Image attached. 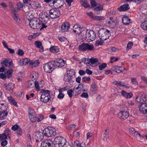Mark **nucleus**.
I'll return each mask as SVG.
<instances>
[{"label": "nucleus", "mask_w": 147, "mask_h": 147, "mask_svg": "<svg viewBox=\"0 0 147 147\" xmlns=\"http://www.w3.org/2000/svg\"><path fill=\"white\" fill-rule=\"evenodd\" d=\"M42 94L40 96V100L43 102L46 103L51 100L50 91L48 90H41Z\"/></svg>", "instance_id": "obj_1"}, {"label": "nucleus", "mask_w": 147, "mask_h": 147, "mask_svg": "<svg viewBox=\"0 0 147 147\" xmlns=\"http://www.w3.org/2000/svg\"><path fill=\"white\" fill-rule=\"evenodd\" d=\"M98 33V36L99 38L102 40H106L111 35L110 31L103 28L100 29Z\"/></svg>", "instance_id": "obj_2"}, {"label": "nucleus", "mask_w": 147, "mask_h": 147, "mask_svg": "<svg viewBox=\"0 0 147 147\" xmlns=\"http://www.w3.org/2000/svg\"><path fill=\"white\" fill-rule=\"evenodd\" d=\"M30 27L33 29H38L42 27V22L40 19L33 18L29 22Z\"/></svg>", "instance_id": "obj_3"}, {"label": "nucleus", "mask_w": 147, "mask_h": 147, "mask_svg": "<svg viewBox=\"0 0 147 147\" xmlns=\"http://www.w3.org/2000/svg\"><path fill=\"white\" fill-rule=\"evenodd\" d=\"M66 142L65 138L61 136H58L55 138L54 144L56 147H63Z\"/></svg>", "instance_id": "obj_4"}, {"label": "nucleus", "mask_w": 147, "mask_h": 147, "mask_svg": "<svg viewBox=\"0 0 147 147\" xmlns=\"http://www.w3.org/2000/svg\"><path fill=\"white\" fill-rule=\"evenodd\" d=\"M43 132L45 136L48 137L54 136L56 134L55 129L51 127L45 128L44 129Z\"/></svg>", "instance_id": "obj_5"}, {"label": "nucleus", "mask_w": 147, "mask_h": 147, "mask_svg": "<svg viewBox=\"0 0 147 147\" xmlns=\"http://www.w3.org/2000/svg\"><path fill=\"white\" fill-rule=\"evenodd\" d=\"M79 48L80 50L84 51H92L94 49V47L91 44L84 43L79 46Z\"/></svg>", "instance_id": "obj_6"}, {"label": "nucleus", "mask_w": 147, "mask_h": 147, "mask_svg": "<svg viewBox=\"0 0 147 147\" xmlns=\"http://www.w3.org/2000/svg\"><path fill=\"white\" fill-rule=\"evenodd\" d=\"M44 71L47 73H50L55 68L52 61L45 63L43 65Z\"/></svg>", "instance_id": "obj_7"}, {"label": "nucleus", "mask_w": 147, "mask_h": 147, "mask_svg": "<svg viewBox=\"0 0 147 147\" xmlns=\"http://www.w3.org/2000/svg\"><path fill=\"white\" fill-rule=\"evenodd\" d=\"M49 15L52 19H56L60 16V11L56 8L52 9L49 11Z\"/></svg>", "instance_id": "obj_8"}, {"label": "nucleus", "mask_w": 147, "mask_h": 147, "mask_svg": "<svg viewBox=\"0 0 147 147\" xmlns=\"http://www.w3.org/2000/svg\"><path fill=\"white\" fill-rule=\"evenodd\" d=\"M86 38L91 41L94 40L96 37V33L92 30H87L86 32Z\"/></svg>", "instance_id": "obj_9"}, {"label": "nucleus", "mask_w": 147, "mask_h": 147, "mask_svg": "<svg viewBox=\"0 0 147 147\" xmlns=\"http://www.w3.org/2000/svg\"><path fill=\"white\" fill-rule=\"evenodd\" d=\"M53 62L55 68L57 67H63L65 65L66 63L65 60L61 59H56Z\"/></svg>", "instance_id": "obj_10"}, {"label": "nucleus", "mask_w": 147, "mask_h": 147, "mask_svg": "<svg viewBox=\"0 0 147 147\" xmlns=\"http://www.w3.org/2000/svg\"><path fill=\"white\" fill-rule=\"evenodd\" d=\"M5 107L4 110H2V111H0V119H3L7 116L8 114V112L7 111V109L8 108V105L7 104H5L4 106L2 107V108H4Z\"/></svg>", "instance_id": "obj_11"}, {"label": "nucleus", "mask_w": 147, "mask_h": 147, "mask_svg": "<svg viewBox=\"0 0 147 147\" xmlns=\"http://www.w3.org/2000/svg\"><path fill=\"white\" fill-rule=\"evenodd\" d=\"M34 136V138L36 142L41 141L44 138L43 133L39 131L35 132Z\"/></svg>", "instance_id": "obj_12"}, {"label": "nucleus", "mask_w": 147, "mask_h": 147, "mask_svg": "<svg viewBox=\"0 0 147 147\" xmlns=\"http://www.w3.org/2000/svg\"><path fill=\"white\" fill-rule=\"evenodd\" d=\"M118 117L120 119H125L128 117L129 113L126 111H122L119 112L118 113Z\"/></svg>", "instance_id": "obj_13"}, {"label": "nucleus", "mask_w": 147, "mask_h": 147, "mask_svg": "<svg viewBox=\"0 0 147 147\" xmlns=\"http://www.w3.org/2000/svg\"><path fill=\"white\" fill-rule=\"evenodd\" d=\"M139 111L142 114H146L147 113V104L143 103L141 104L139 106Z\"/></svg>", "instance_id": "obj_14"}, {"label": "nucleus", "mask_w": 147, "mask_h": 147, "mask_svg": "<svg viewBox=\"0 0 147 147\" xmlns=\"http://www.w3.org/2000/svg\"><path fill=\"white\" fill-rule=\"evenodd\" d=\"M53 142L50 139H47L42 142L41 147H52Z\"/></svg>", "instance_id": "obj_15"}, {"label": "nucleus", "mask_w": 147, "mask_h": 147, "mask_svg": "<svg viewBox=\"0 0 147 147\" xmlns=\"http://www.w3.org/2000/svg\"><path fill=\"white\" fill-rule=\"evenodd\" d=\"M52 3L55 8L61 7L63 5L64 1L63 0H56L53 1Z\"/></svg>", "instance_id": "obj_16"}, {"label": "nucleus", "mask_w": 147, "mask_h": 147, "mask_svg": "<svg viewBox=\"0 0 147 147\" xmlns=\"http://www.w3.org/2000/svg\"><path fill=\"white\" fill-rule=\"evenodd\" d=\"M4 88L7 91H10L13 90L14 88V84L12 82H9L8 84H5Z\"/></svg>", "instance_id": "obj_17"}, {"label": "nucleus", "mask_w": 147, "mask_h": 147, "mask_svg": "<svg viewBox=\"0 0 147 147\" xmlns=\"http://www.w3.org/2000/svg\"><path fill=\"white\" fill-rule=\"evenodd\" d=\"M129 133L130 135L133 136L136 138L141 137L140 134L138 132L135 130L134 129L131 127L129 128Z\"/></svg>", "instance_id": "obj_18"}, {"label": "nucleus", "mask_w": 147, "mask_h": 147, "mask_svg": "<svg viewBox=\"0 0 147 147\" xmlns=\"http://www.w3.org/2000/svg\"><path fill=\"white\" fill-rule=\"evenodd\" d=\"M69 27V24L67 22L63 23L61 26V30L64 32L68 31Z\"/></svg>", "instance_id": "obj_19"}, {"label": "nucleus", "mask_w": 147, "mask_h": 147, "mask_svg": "<svg viewBox=\"0 0 147 147\" xmlns=\"http://www.w3.org/2000/svg\"><path fill=\"white\" fill-rule=\"evenodd\" d=\"M146 95L144 94H141L140 96H137L136 98V101L140 103H143L146 100Z\"/></svg>", "instance_id": "obj_20"}, {"label": "nucleus", "mask_w": 147, "mask_h": 147, "mask_svg": "<svg viewBox=\"0 0 147 147\" xmlns=\"http://www.w3.org/2000/svg\"><path fill=\"white\" fill-rule=\"evenodd\" d=\"M40 20L41 22H42V27L40 28V30L41 31L42 30H44V28H46L47 27V26L46 24L49 20L45 18L44 17L42 18Z\"/></svg>", "instance_id": "obj_21"}, {"label": "nucleus", "mask_w": 147, "mask_h": 147, "mask_svg": "<svg viewBox=\"0 0 147 147\" xmlns=\"http://www.w3.org/2000/svg\"><path fill=\"white\" fill-rule=\"evenodd\" d=\"M129 5L127 3L121 5L120 7L117 8V9L120 11H125L129 9Z\"/></svg>", "instance_id": "obj_22"}, {"label": "nucleus", "mask_w": 147, "mask_h": 147, "mask_svg": "<svg viewBox=\"0 0 147 147\" xmlns=\"http://www.w3.org/2000/svg\"><path fill=\"white\" fill-rule=\"evenodd\" d=\"M29 62H30V60L29 59L27 58H25L20 60L19 61H18V63L20 66L26 65Z\"/></svg>", "instance_id": "obj_23"}, {"label": "nucleus", "mask_w": 147, "mask_h": 147, "mask_svg": "<svg viewBox=\"0 0 147 147\" xmlns=\"http://www.w3.org/2000/svg\"><path fill=\"white\" fill-rule=\"evenodd\" d=\"M74 32L76 34H79L82 32V29L78 25H75L73 28Z\"/></svg>", "instance_id": "obj_24"}, {"label": "nucleus", "mask_w": 147, "mask_h": 147, "mask_svg": "<svg viewBox=\"0 0 147 147\" xmlns=\"http://www.w3.org/2000/svg\"><path fill=\"white\" fill-rule=\"evenodd\" d=\"M124 69L122 67H119L117 66H113L111 67V69L117 73H120L122 71V69Z\"/></svg>", "instance_id": "obj_25"}, {"label": "nucleus", "mask_w": 147, "mask_h": 147, "mask_svg": "<svg viewBox=\"0 0 147 147\" xmlns=\"http://www.w3.org/2000/svg\"><path fill=\"white\" fill-rule=\"evenodd\" d=\"M90 90L92 93H95L97 90L96 83L94 81L92 82V84L91 85Z\"/></svg>", "instance_id": "obj_26"}, {"label": "nucleus", "mask_w": 147, "mask_h": 147, "mask_svg": "<svg viewBox=\"0 0 147 147\" xmlns=\"http://www.w3.org/2000/svg\"><path fill=\"white\" fill-rule=\"evenodd\" d=\"M131 20L127 16H124L122 19V22L124 25H126L131 22Z\"/></svg>", "instance_id": "obj_27"}, {"label": "nucleus", "mask_w": 147, "mask_h": 147, "mask_svg": "<svg viewBox=\"0 0 147 147\" xmlns=\"http://www.w3.org/2000/svg\"><path fill=\"white\" fill-rule=\"evenodd\" d=\"M103 9L102 5H100L98 6L96 8L94 9V13L96 14H100L101 12V11Z\"/></svg>", "instance_id": "obj_28"}, {"label": "nucleus", "mask_w": 147, "mask_h": 147, "mask_svg": "<svg viewBox=\"0 0 147 147\" xmlns=\"http://www.w3.org/2000/svg\"><path fill=\"white\" fill-rule=\"evenodd\" d=\"M121 94L122 96H124L126 98H131L132 95V93H127L124 90L121 91Z\"/></svg>", "instance_id": "obj_29"}, {"label": "nucleus", "mask_w": 147, "mask_h": 147, "mask_svg": "<svg viewBox=\"0 0 147 147\" xmlns=\"http://www.w3.org/2000/svg\"><path fill=\"white\" fill-rule=\"evenodd\" d=\"M64 80L65 82L71 83L74 81L75 78H73L71 76L69 77L67 75V76H65Z\"/></svg>", "instance_id": "obj_30"}, {"label": "nucleus", "mask_w": 147, "mask_h": 147, "mask_svg": "<svg viewBox=\"0 0 147 147\" xmlns=\"http://www.w3.org/2000/svg\"><path fill=\"white\" fill-rule=\"evenodd\" d=\"M13 71V70L12 69H10L8 70L6 69V71L5 72L6 78H9L12 77Z\"/></svg>", "instance_id": "obj_31"}, {"label": "nucleus", "mask_w": 147, "mask_h": 147, "mask_svg": "<svg viewBox=\"0 0 147 147\" xmlns=\"http://www.w3.org/2000/svg\"><path fill=\"white\" fill-rule=\"evenodd\" d=\"M73 94L75 96L80 94L81 93V89H80L78 88L75 87L73 89Z\"/></svg>", "instance_id": "obj_32"}, {"label": "nucleus", "mask_w": 147, "mask_h": 147, "mask_svg": "<svg viewBox=\"0 0 147 147\" xmlns=\"http://www.w3.org/2000/svg\"><path fill=\"white\" fill-rule=\"evenodd\" d=\"M39 63V62L37 60L32 61L30 62V64L31 65L32 67H36L38 66Z\"/></svg>", "instance_id": "obj_33"}, {"label": "nucleus", "mask_w": 147, "mask_h": 147, "mask_svg": "<svg viewBox=\"0 0 147 147\" xmlns=\"http://www.w3.org/2000/svg\"><path fill=\"white\" fill-rule=\"evenodd\" d=\"M50 50L52 52L56 53L59 51V49L58 47L55 46L51 47L50 49Z\"/></svg>", "instance_id": "obj_34"}, {"label": "nucleus", "mask_w": 147, "mask_h": 147, "mask_svg": "<svg viewBox=\"0 0 147 147\" xmlns=\"http://www.w3.org/2000/svg\"><path fill=\"white\" fill-rule=\"evenodd\" d=\"M67 75L69 77L71 76L73 78H75V73L73 69H72L69 70Z\"/></svg>", "instance_id": "obj_35"}, {"label": "nucleus", "mask_w": 147, "mask_h": 147, "mask_svg": "<svg viewBox=\"0 0 147 147\" xmlns=\"http://www.w3.org/2000/svg\"><path fill=\"white\" fill-rule=\"evenodd\" d=\"M29 117L36 115L33 109L29 107L28 109Z\"/></svg>", "instance_id": "obj_36"}, {"label": "nucleus", "mask_w": 147, "mask_h": 147, "mask_svg": "<svg viewBox=\"0 0 147 147\" xmlns=\"http://www.w3.org/2000/svg\"><path fill=\"white\" fill-rule=\"evenodd\" d=\"M109 132V130L107 129H106L105 130V132L103 134L104 139H106V140L107 141H108L109 140V137L108 136Z\"/></svg>", "instance_id": "obj_37"}, {"label": "nucleus", "mask_w": 147, "mask_h": 147, "mask_svg": "<svg viewBox=\"0 0 147 147\" xmlns=\"http://www.w3.org/2000/svg\"><path fill=\"white\" fill-rule=\"evenodd\" d=\"M81 5L87 8L90 7V5L86 0H80V1Z\"/></svg>", "instance_id": "obj_38"}, {"label": "nucleus", "mask_w": 147, "mask_h": 147, "mask_svg": "<svg viewBox=\"0 0 147 147\" xmlns=\"http://www.w3.org/2000/svg\"><path fill=\"white\" fill-rule=\"evenodd\" d=\"M34 43L37 48H40L41 50L43 51V48L42 47V43L41 42L39 41H36Z\"/></svg>", "instance_id": "obj_39"}, {"label": "nucleus", "mask_w": 147, "mask_h": 147, "mask_svg": "<svg viewBox=\"0 0 147 147\" xmlns=\"http://www.w3.org/2000/svg\"><path fill=\"white\" fill-rule=\"evenodd\" d=\"M8 98L10 103L16 107L18 106L17 104V102L12 97L10 96L8 97Z\"/></svg>", "instance_id": "obj_40"}, {"label": "nucleus", "mask_w": 147, "mask_h": 147, "mask_svg": "<svg viewBox=\"0 0 147 147\" xmlns=\"http://www.w3.org/2000/svg\"><path fill=\"white\" fill-rule=\"evenodd\" d=\"M98 60L97 58H94V57H91L90 59V63L92 64H95L98 62Z\"/></svg>", "instance_id": "obj_41"}, {"label": "nucleus", "mask_w": 147, "mask_h": 147, "mask_svg": "<svg viewBox=\"0 0 147 147\" xmlns=\"http://www.w3.org/2000/svg\"><path fill=\"white\" fill-rule=\"evenodd\" d=\"M141 27L144 30H147V20L144 21L141 24Z\"/></svg>", "instance_id": "obj_42"}, {"label": "nucleus", "mask_w": 147, "mask_h": 147, "mask_svg": "<svg viewBox=\"0 0 147 147\" xmlns=\"http://www.w3.org/2000/svg\"><path fill=\"white\" fill-rule=\"evenodd\" d=\"M7 136H8V138L10 139V137L9 136L11 134L10 130L8 128H7L4 131L3 133Z\"/></svg>", "instance_id": "obj_43"}, {"label": "nucleus", "mask_w": 147, "mask_h": 147, "mask_svg": "<svg viewBox=\"0 0 147 147\" xmlns=\"http://www.w3.org/2000/svg\"><path fill=\"white\" fill-rule=\"evenodd\" d=\"M9 60L7 59H4L3 61L1 62V64H2L3 66L4 67H6L8 64Z\"/></svg>", "instance_id": "obj_44"}, {"label": "nucleus", "mask_w": 147, "mask_h": 147, "mask_svg": "<svg viewBox=\"0 0 147 147\" xmlns=\"http://www.w3.org/2000/svg\"><path fill=\"white\" fill-rule=\"evenodd\" d=\"M105 19V18L103 16H95L94 20L101 21L102 20H103Z\"/></svg>", "instance_id": "obj_45"}, {"label": "nucleus", "mask_w": 147, "mask_h": 147, "mask_svg": "<svg viewBox=\"0 0 147 147\" xmlns=\"http://www.w3.org/2000/svg\"><path fill=\"white\" fill-rule=\"evenodd\" d=\"M13 17L14 20L17 22H18L20 21V19L19 18L18 15V13L12 15Z\"/></svg>", "instance_id": "obj_46"}, {"label": "nucleus", "mask_w": 147, "mask_h": 147, "mask_svg": "<svg viewBox=\"0 0 147 147\" xmlns=\"http://www.w3.org/2000/svg\"><path fill=\"white\" fill-rule=\"evenodd\" d=\"M104 40H102L100 38V39L96 41L95 43V45L96 46H98L99 45H102L103 42Z\"/></svg>", "instance_id": "obj_47"}, {"label": "nucleus", "mask_w": 147, "mask_h": 147, "mask_svg": "<svg viewBox=\"0 0 147 147\" xmlns=\"http://www.w3.org/2000/svg\"><path fill=\"white\" fill-rule=\"evenodd\" d=\"M34 83L35 87L36 89H39V87L42 86V85H41L40 83H39L37 81H35Z\"/></svg>", "instance_id": "obj_48"}, {"label": "nucleus", "mask_w": 147, "mask_h": 147, "mask_svg": "<svg viewBox=\"0 0 147 147\" xmlns=\"http://www.w3.org/2000/svg\"><path fill=\"white\" fill-rule=\"evenodd\" d=\"M107 64L106 63H102L101 65H99V69L100 70H102L105 68L107 67Z\"/></svg>", "instance_id": "obj_49"}, {"label": "nucleus", "mask_w": 147, "mask_h": 147, "mask_svg": "<svg viewBox=\"0 0 147 147\" xmlns=\"http://www.w3.org/2000/svg\"><path fill=\"white\" fill-rule=\"evenodd\" d=\"M34 83V82L32 80H30L28 82V87L32 88L33 87V84Z\"/></svg>", "instance_id": "obj_50"}, {"label": "nucleus", "mask_w": 147, "mask_h": 147, "mask_svg": "<svg viewBox=\"0 0 147 147\" xmlns=\"http://www.w3.org/2000/svg\"><path fill=\"white\" fill-rule=\"evenodd\" d=\"M29 118L31 121L32 122H34L36 121H37V117H36V115L30 117H29Z\"/></svg>", "instance_id": "obj_51"}, {"label": "nucleus", "mask_w": 147, "mask_h": 147, "mask_svg": "<svg viewBox=\"0 0 147 147\" xmlns=\"http://www.w3.org/2000/svg\"><path fill=\"white\" fill-rule=\"evenodd\" d=\"M31 5H32L36 7H40V5L38 3L35 1H31Z\"/></svg>", "instance_id": "obj_52"}, {"label": "nucleus", "mask_w": 147, "mask_h": 147, "mask_svg": "<svg viewBox=\"0 0 147 147\" xmlns=\"http://www.w3.org/2000/svg\"><path fill=\"white\" fill-rule=\"evenodd\" d=\"M7 136L4 133L0 134V140H2L7 139Z\"/></svg>", "instance_id": "obj_53"}, {"label": "nucleus", "mask_w": 147, "mask_h": 147, "mask_svg": "<svg viewBox=\"0 0 147 147\" xmlns=\"http://www.w3.org/2000/svg\"><path fill=\"white\" fill-rule=\"evenodd\" d=\"M24 5L21 3H18L17 4V7L16 9L17 10H19L21 8L23 7Z\"/></svg>", "instance_id": "obj_54"}, {"label": "nucleus", "mask_w": 147, "mask_h": 147, "mask_svg": "<svg viewBox=\"0 0 147 147\" xmlns=\"http://www.w3.org/2000/svg\"><path fill=\"white\" fill-rule=\"evenodd\" d=\"M20 128L18 125L17 124L11 127V129L12 130L15 131L16 130H17Z\"/></svg>", "instance_id": "obj_55"}, {"label": "nucleus", "mask_w": 147, "mask_h": 147, "mask_svg": "<svg viewBox=\"0 0 147 147\" xmlns=\"http://www.w3.org/2000/svg\"><path fill=\"white\" fill-rule=\"evenodd\" d=\"M90 2L92 6L95 7L96 6L97 3L95 0H90Z\"/></svg>", "instance_id": "obj_56"}, {"label": "nucleus", "mask_w": 147, "mask_h": 147, "mask_svg": "<svg viewBox=\"0 0 147 147\" xmlns=\"http://www.w3.org/2000/svg\"><path fill=\"white\" fill-rule=\"evenodd\" d=\"M67 94L70 98L72 97V93H73V90L71 89L68 90L67 91Z\"/></svg>", "instance_id": "obj_57"}, {"label": "nucleus", "mask_w": 147, "mask_h": 147, "mask_svg": "<svg viewBox=\"0 0 147 147\" xmlns=\"http://www.w3.org/2000/svg\"><path fill=\"white\" fill-rule=\"evenodd\" d=\"M17 53L19 55L22 56L24 54V53L23 50L20 49L18 50Z\"/></svg>", "instance_id": "obj_58"}, {"label": "nucleus", "mask_w": 147, "mask_h": 147, "mask_svg": "<svg viewBox=\"0 0 147 147\" xmlns=\"http://www.w3.org/2000/svg\"><path fill=\"white\" fill-rule=\"evenodd\" d=\"M0 78L3 79H5L6 78L5 72L4 73H0Z\"/></svg>", "instance_id": "obj_59"}, {"label": "nucleus", "mask_w": 147, "mask_h": 147, "mask_svg": "<svg viewBox=\"0 0 147 147\" xmlns=\"http://www.w3.org/2000/svg\"><path fill=\"white\" fill-rule=\"evenodd\" d=\"M133 45V43L131 42H129L127 45V49H129L131 48L132 46Z\"/></svg>", "instance_id": "obj_60"}, {"label": "nucleus", "mask_w": 147, "mask_h": 147, "mask_svg": "<svg viewBox=\"0 0 147 147\" xmlns=\"http://www.w3.org/2000/svg\"><path fill=\"white\" fill-rule=\"evenodd\" d=\"M131 82L132 84H136L137 82L136 78H131Z\"/></svg>", "instance_id": "obj_61"}, {"label": "nucleus", "mask_w": 147, "mask_h": 147, "mask_svg": "<svg viewBox=\"0 0 147 147\" xmlns=\"http://www.w3.org/2000/svg\"><path fill=\"white\" fill-rule=\"evenodd\" d=\"M59 94L58 95L57 98L60 99H62L64 97V94L62 93V92H59Z\"/></svg>", "instance_id": "obj_62"}, {"label": "nucleus", "mask_w": 147, "mask_h": 147, "mask_svg": "<svg viewBox=\"0 0 147 147\" xmlns=\"http://www.w3.org/2000/svg\"><path fill=\"white\" fill-rule=\"evenodd\" d=\"M91 79L89 77H84L82 78V80L84 82L86 81H89Z\"/></svg>", "instance_id": "obj_63"}, {"label": "nucleus", "mask_w": 147, "mask_h": 147, "mask_svg": "<svg viewBox=\"0 0 147 147\" xmlns=\"http://www.w3.org/2000/svg\"><path fill=\"white\" fill-rule=\"evenodd\" d=\"M87 14L91 18L94 20V16L93 15V13L92 12H89L87 13Z\"/></svg>", "instance_id": "obj_64"}]
</instances>
